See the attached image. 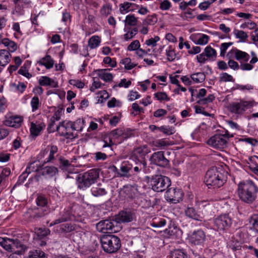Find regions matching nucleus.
Here are the masks:
<instances>
[{"mask_svg": "<svg viewBox=\"0 0 258 258\" xmlns=\"http://www.w3.org/2000/svg\"><path fill=\"white\" fill-rule=\"evenodd\" d=\"M233 33L237 38L242 40H245L248 37L247 33L242 30L235 29Z\"/></svg>", "mask_w": 258, "mask_h": 258, "instance_id": "680f3d73", "label": "nucleus"}, {"mask_svg": "<svg viewBox=\"0 0 258 258\" xmlns=\"http://www.w3.org/2000/svg\"><path fill=\"white\" fill-rule=\"evenodd\" d=\"M23 121V117L20 115L7 114L4 120V124L9 127L19 128Z\"/></svg>", "mask_w": 258, "mask_h": 258, "instance_id": "2eb2a0df", "label": "nucleus"}, {"mask_svg": "<svg viewBox=\"0 0 258 258\" xmlns=\"http://www.w3.org/2000/svg\"><path fill=\"white\" fill-rule=\"evenodd\" d=\"M124 34L121 36V38L125 41L133 39L138 33V29L136 27H131L124 26L123 29Z\"/></svg>", "mask_w": 258, "mask_h": 258, "instance_id": "5701e85b", "label": "nucleus"}, {"mask_svg": "<svg viewBox=\"0 0 258 258\" xmlns=\"http://www.w3.org/2000/svg\"><path fill=\"white\" fill-rule=\"evenodd\" d=\"M251 228L258 232V214L252 215L249 220Z\"/></svg>", "mask_w": 258, "mask_h": 258, "instance_id": "de8ad7c7", "label": "nucleus"}, {"mask_svg": "<svg viewBox=\"0 0 258 258\" xmlns=\"http://www.w3.org/2000/svg\"><path fill=\"white\" fill-rule=\"evenodd\" d=\"M184 213L186 216L196 221H201L203 219V214L197 211L194 207H187Z\"/></svg>", "mask_w": 258, "mask_h": 258, "instance_id": "b1692460", "label": "nucleus"}, {"mask_svg": "<svg viewBox=\"0 0 258 258\" xmlns=\"http://www.w3.org/2000/svg\"><path fill=\"white\" fill-rule=\"evenodd\" d=\"M29 258H47L45 253L40 250H35L31 251Z\"/></svg>", "mask_w": 258, "mask_h": 258, "instance_id": "5fc2aeb1", "label": "nucleus"}, {"mask_svg": "<svg viewBox=\"0 0 258 258\" xmlns=\"http://www.w3.org/2000/svg\"><path fill=\"white\" fill-rule=\"evenodd\" d=\"M205 234L202 230L194 231L188 236L189 242L194 245H200L205 239Z\"/></svg>", "mask_w": 258, "mask_h": 258, "instance_id": "f3484780", "label": "nucleus"}, {"mask_svg": "<svg viewBox=\"0 0 258 258\" xmlns=\"http://www.w3.org/2000/svg\"><path fill=\"white\" fill-rule=\"evenodd\" d=\"M219 80L220 82H233L234 79L233 77L227 74V73H223L220 75Z\"/></svg>", "mask_w": 258, "mask_h": 258, "instance_id": "774afa93", "label": "nucleus"}, {"mask_svg": "<svg viewBox=\"0 0 258 258\" xmlns=\"http://www.w3.org/2000/svg\"><path fill=\"white\" fill-rule=\"evenodd\" d=\"M190 77L193 81L196 83H201L205 79V75L202 72L193 74L190 76Z\"/></svg>", "mask_w": 258, "mask_h": 258, "instance_id": "a18cd8bd", "label": "nucleus"}, {"mask_svg": "<svg viewBox=\"0 0 258 258\" xmlns=\"http://www.w3.org/2000/svg\"><path fill=\"white\" fill-rule=\"evenodd\" d=\"M158 130L167 135H173L175 133L174 127L169 125H162L158 127Z\"/></svg>", "mask_w": 258, "mask_h": 258, "instance_id": "49530a36", "label": "nucleus"}, {"mask_svg": "<svg viewBox=\"0 0 258 258\" xmlns=\"http://www.w3.org/2000/svg\"><path fill=\"white\" fill-rule=\"evenodd\" d=\"M256 24L255 22L248 21L247 22H245L240 25V28L242 29H248L249 30H252L256 28Z\"/></svg>", "mask_w": 258, "mask_h": 258, "instance_id": "0e129e2a", "label": "nucleus"}, {"mask_svg": "<svg viewBox=\"0 0 258 258\" xmlns=\"http://www.w3.org/2000/svg\"><path fill=\"white\" fill-rule=\"evenodd\" d=\"M81 228V226L79 224L66 223L59 225L57 231L60 233H68L73 231L78 232Z\"/></svg>", "mask_w": 258, "mask_h": 258, "instance_id": "6ab92c4d", "label": "nucleus"}, {"mask_svg": "<svg viewBox=\"0 0 258 258\" xmlns=\"http://www.w3.org/2000/svg\"><path fill=\"white\" fill-rule=\"evenodd\" d=\"M45 127V124L41 120H36L30 122V132L31 136L35 138L40 135L42 131Z\"/></svg>", "mask_w": 258, "mask_h": 258, "instance_id": "a211bd4d", "label": "nucleus"}, {"mask_svg": "<svg viewBox=\"0 0 258 258\" xmlns=\"http://www.w3.org/2000/svg\"><path fill=\"white\" fill-rule=\"evenodd\" d=\"M204 52L205 53L207 58H208L209 60H213L216 57V50L210 46H207L205 48Z\"/></svg>", "mask_w": 258, "mask_h": 258, "instance_id": "e433bc0d", "label": "nucleus"}, {"mask_svg": "<svg viewBox=\"0 0 258 258\" xmlns=\"http://www.w3.org/2000/svg\"><path fill=\"white\" fill-rule=\"evenodd\" d=\"M30 104L32 112L37 110L41 105L39 98L37 96H34L31 100Z\"/></svg>", "mask_w": 258, "mask_h": 258, "instance_id": "09e8293b", "label": "nucleus"}, {"mask_svg": "<svg viewBox=\"0 0 258 258\" xmlns=\"http://www.w3.org/2000/svg\"><path fill=\"white\" fill-rule=\"evenodd\" d=\"M135 218L134 213L130 211H122L119 213L116 219L117 222L127 223L132 221Z\"/></svg>", "mask_w": 258, "mask_h": 258, "instance_id": "412c9836", "label": "nucleus"}, {"mask_svg": "<svg viewBox=\"0 0 258 258\" xmlns=\"http://www.w3.org/2000/svg\"><path fill=\"white\" fill-rule=\"evenodd\" d=\"M135 164H136V166L134 167V170L136 172H139L141 171L142 169H145L146 167V162L144 160H137V162H134Z\"/></svg>", "mask_w": 258, "mask_h": 258, "instance_id": "c03bdc74", "label": "nucleus"}, {"mask_svg": "<svg viewBox=\"0 0 258 258\" xmlns=\"http://www.w3.org/2000/svg\"><path fill=\"white\" fill-rule=\"evenodd\" d=\"M3 44L8 47L9 52H13L15 51L18 48L17 43L8 38H4L3 41Z\"/></svg>", "mask_w": 258, "mask_h": 258, "instance_id": "72a5a7b5", "label": "nucleus"}, {"mask_svg": "<svg viewBox=\"0 0 258 258\" xmlns=\"http://www.w3.org/2000/svg\"><path fill=\"white\" fill-rule=\"evenodd\" d=\"M150 161L151 164L164 167L169 164V161L165 157L163 151L154 153L150 158Z\"/></svg>", "mask_w": 258, "mask_h": 258, "instance_id": "4468645a", "label": "nucleus"}, {"mask_svg": "<svg viewBox=\"0 0 258 258\" xmlns=\"http://www.w3.org/2000/svg\"><path fill=\"white\" fill-rule=\"evenodd\" d=\"M69 84L79 89H82L85 86L84 82L78 79H71L69 81Z\"/></svg>", "mask_w": 258, "mask_h": 258, "instance_id": "69168bd1", "label": "nucleus"}, {"mask_svg": "<svg viewBox=\"0 0 258 258\" xmlns=\"http://www.w3.org/2000/svg\"><path fill=\"white\" fill-rule=\"evenodd\" d=\"M35 233L40 238L48 235L50 233V230L47 228H37L35 229Z\"/></svg>", "mask_w": 258, "mask_h": 258, "instance_id": "13d9d810", "label": "nucleus"}, {"mask_svg": "<svg viewBox=\"0 0 258 258\" xmlns=\"http://www.w3.org/2000/svg\"><path fill=\"white\" fill-rule=\"evenodd\" d=\"M92 195L95 197L102 196L106 195L107 191L105 188L100 187H93L91 189Z\"/></svg>", "mask_w": 258, "mask_h": 258, "instance_id": "864d4df0", "label": "nucleus"}, {"mask_svg": "<svg viewBox=\"0 0 258 258\" xmlns=\"http://www.w3.org/2000/svg\"><path fill=\"white\" fill-rule=\"evenodd\" d=\"M134 165V164L129 161H123L120 165V172L117 173V176L128 177L129 171L133 168Z\"/></svg>", "mask_w": 258, "mask_h": 258, "instance_id": "393cba45", "label": "nucleus"}, {"mask_svg": "<svg viewBox=\"0 0 258 258\" xmlns=\"http://www.w3.org/2000/svg\"><path fill=\"white\" fill-rule=\"evenodd\" d=\"M12 29L15 32L14 35L15 37L17 38H19L21 37L23 33L21 30L20 25L19 23L18 22H14L12 24Z\"/></svg>", "mask_w": 258, "mask_h": 258, "instance_id": "8fccbe9b", "label": "nucleus"}, {"mask_svg": "<svg viewBox=\"0 0 258 258\" xmlns=\"http://www.w3.org/2000/svg\"><path fill=\"white\" fill-rule=\"evenodd\" d=\"M190 37L196 44L201 45L207 44L210 38L209 36L201 33H199L197 35L192 34Z\"/></svg>", "mask_w": 258, "mask_h": 258, "instance_id": "a878e982", "label": "nucleus"}, {"mask_svg": "<svg viewBox=\"0 0 258 258\" xmlns=\"http://www.w3.org/2000/svg\"><path fill=\"white\" fill-rule=\"evenodd\" d=\"M125 70H130L137 66V63L132 62L130 57H126L122 59L120 62Z\"/></svg>", "mask_w": 258, "mask_h": 258, "instance_id": "58836bf2", "label": "nucleus"}, {"mask_svg": "<svg viewBox=\"0 0 258 258\" xmlns=\"http://www.w3.org/2000/svg\"><path fill=\"white\" fill-rule=\"evenodd\" d=\"M124 26L131 27L137 25L138 22V18L133 14H130L125 17L124 21Z\"/></svg>", "mask_w": 258, "mask_h": 258, "instance_id": "473e14b6", "label": "nucleus"}, {"mask_svg": "<svg viewBox=\"0 0 258 258\" xmlns=\"http://www.w3.org/2000/svg\"><path fill=\"white\" fill-rule=\"evenodd\" d=\"M52 82L51 79L47 76H42L39 80V85L43 86H50Z\"/></svg>", "mask_w": 258, "mask_h": 258, "instance_id": "6e6d98bb", "label": "nucleus"}, {"mask_svg": "<svg viewBox=\"0 0 258 258\" xmlns=\"http://www.w3.org/2000/svg\"><path fill=\"white\" fill-rule=\"evenodd\" d=\"M99 77L105 82H109L112 80L113 76L111 73L107 72V70H98Z\"/></svg>", "mask_w": 258, "mask_h": 258, "instance_id": "c9c22d12", "label": "nucleus"}, {"mask_svg": "<svg viewBox=\"0 0 258 258\" xmlns=\"http://www.w3.org/2000/svg\"><path fill=\"white\" fill-rule=\"evenodd\" d=\"M101 38L98 36H92L88 41V46L91 49H95L100 45Z\"/></svg>", "mask_w": 258, "mask_h": 258, "instance_id": "2f4dec72", "label": "nucleus"}, {"mask_svg": "<svg viewBox=\"0 0 258 258\" xmlns=\"http://www.w3.org/2000/svg\"><path fill=\"white\" fill-rule=\"evenodd\" d=\"M13 239L0 237V245L8 251H10Z\"/></svg>", "mask_w": 258, "mask_h": 258, "instance_id": "4c0bfd02", "label": "nucleus"}, {"mask_svg": "<svg viewBox=\"0 0 258 258\" xmlns=\"http://www.w3.org/2000/svg\"><path fill=\"white\" fill-rule=\"evenodd\" d=\"M183 193L180 188L170 187L165 193V198L167 201L176 204L181 201Z\"/></svg>", "mask_w": 258, "mask_h": 258, "instance_id": "f8f14e48", "label": "nucleus"}, {"mask_svg": "<svg viewBox=\"0 0 258 258\" xmlns=\"http://www.w3.org/2000/svg\"><path fill=\"white\" fill-rule=\"evenodd\" d=\"M39 173L46 178H51L58 173V169L54 166H45L42 168Z\"/></svg>", "mask_w": 258, "mask_h": 258, "instance_id": "bb28decb", "label": "nucleus"}, {"mask_svg": "<svg viewBox=\"0 0 258 258\" xmlns=\"http://www.w3.org/2000/svg\"><path fill=\"white\" fill-rule=\"evenodd\" d=\"M38 63L41 66H44L46 69H50L53 68L54 61L49 55H46L40 59Z\"/></svg>", "mask_w": 258, "mask_h": 258, "instance_id": "7c9ffc66", "label": "nucleus"}, {"mask_svg": "<svg viewBox=\"0 0 258 258\" xmlns=\"http://www.w3.org/2000/svg\"><path fill=\"white\" fill-rule=\"evenodd\" d=\"M158 21L156 15L153 14L149 15L143 21V24L147 25H153L157 23Z\"/></svg>", "mask_w": 258, "mask_h": 258, "instance_id": "37998d69", "label": "nucleus"}, {"mask_svg": "<svg viewBox=\"0 0 258 258\" xmlns=\"http://www.w3.org/2000/svg\"><path fill=\"white\" fill-rule=\"evenodd\" d=\"M215 99V97L212 94H210L208 95L207 97L206 98H200L198 103L201 105H206L210 102H212L214 99Z\"/></svg>", "mask_w": 258, "mask_h": 258, "instance_id": "bf43d9fd", "label": "nucleus"}, {"mask_svg": "<svg viewBox=\"0 0 258 258\" xmlns=\"http://www.w3.org/2000/svg\"><path fill=\"white\" fill-rule=\"evenodd\" d=\"M27 247L18 239H13L10 252L17 254H23Z\"/></svg>", "mask_w": 258, "mask_h": 258, "instance_id": "4be33fe9", "label": "nucleus"}, {"mask_svg": "<svg viewBox=\"0 0 258 258\" xmlns=\"http://www.w3.org/2000/svg\"><path fill=\"white\" fill-rule=\"evenodd\" d=\"M81 208L78 205H73L72 207H68L60 212L59 217L51 222L49 226L58 224L70 220L83 223L85 217L83 216Z\"/></svg>", "mask_w": 258, "mask_h": 258, "instance_id": "f03ea898", "label": "nucleus"}, {"mask_svg": "<svg viewBox=\"0 0 258 258\" xmlns=\"http://www.w3.org/2000/svg\"><path fill=\"white\" fill-rule=\"evenodd\" d=\"M18 73L23 75L27 79H30L32 77V75L29 73L28 70L27 68L26 63H25L23 66L18 71Z\"/></svg>", "mask_w": 258, "mask_h": 258, "instance_id": "4d7b16f0", "label": "nucleus"}, {"mask_svg": "<svg viewBox=\"0 0 258 258\" xmlns=\"http://www.w3.org/2000/svg\"><path fill=\"white\" fill-rule=\"evenodd\" d=\"M117 221L114 220L107 219L102 220L98 223L96 225L97 230L102 233H107L108 231L110 232H115L116 230L115 226H117Z\"/></svg>", "mask_w": 258, "mask_h": 258, "instance_id": "9b49d317", "label": "nucleus"}, {"mask_svg": "<svg viewBox=\"0 0 258 258\" xmlns=\"http://www.w3.org/2000/svg\"><path fill=\"white\" fill-rule=\"evenodd\" d=\"M151 152L150 149L147 145H143L134 149V156L143 158Z\"/></svg>", "mask_w": 258, "mask_h": 258, "instance_id": "c85d7f7f", "label": "nucleus"}, {"mask_svg": "<svg viewBox=\"0 0 258 258\" xmlns=\"http://www.w3.org/2000/svg\"><path fill=\"white\" fill-rule=\"evenodd\" d=\"M228 246L233 251H237L241 249L240 243L236 240L232 239L228 243Z\"/></svg>", "mask_w": 258, "mask_h": 258, "instance_id": "603ef678", "label": "nucleus"}, {"mask_svg": "<svg viewBox=\"0 0 258 258\" xmlns=\"http://www.w3.org/2000/svg\"><path fill=\"white\" fill-rule=\"evenodd\" d=\"M232 137L227 133L225 135H215L208 140L207 144L216 149L222 150L226 148L229 138Z\"/></svg>", "mask_w": 258, "mask_h": 258, "instance_id": "6e6552de", "label": "nucleus"}, {"mask_svg": "<svg viewBox=\"0 0 258 258\" xmlns=\"http://www.w3.org/2000/svg\"><path fill=\"white\" fill-rule=\"evenodd\" d=\"M154 98L160 102L163 101H169L170 97L168 96L167 94L165 92H159L156 93L154 94Z\"/></svg>", "mask_w": 258, "mask_h": 258, "instance_id": "3c124183", "label": "nucleus"}, {"mask_svg": "<svg viewBox=\"0 0 258 258\" xmlns=\"http://www.w3.org/2000/svg\"><path fill=\"white\" fill-rule=\"evenodd\" d=\"M239 199L246 203H252L256 199L258 192V187L251 180H247L240 182L237 189Z\"/></svg>", "mask_w": 258, "mask_h": 258, "instance_id": "f257e3e1", "label": "nucleus"}, {"mask_svg": "<svg viewBox=\"0 0 258 258\" xmlns=\"http://www.w3.org/2000/svg\"><path fill=\"white\" fill-rule=\"evenodd\" d=\"M149 182L152 189L156 192H162L170 185V179L162 175L152 176Z\"/></svg>", "mask_w": 258, "mask_h": 258, "instance_id": "0eeeda50", "label": "nucleus"}, {"mask_svg": "<svg viewBox=\"0 0 258 258\" xmlns=\"http://www.w3.org/2000/svg\"><path fill=\"white\" fill-rule=\"evenodd\" d=\"M255 105L253 100H245L239 99L238 101L230 103L228 105L229 110L236 114H243L248 109L251 108Z\"/></svg>", "mask_w": 258, "mask_h": 258, "instance_id": "423d86ee", "label": "nucleus"}, {"mask_svg": "<svg viewBox=\"0 0 258 258\" xmlns=\"http://www.w3.org/2000/svg\"><path fill=\"white\" fill-rule=\"evenodd\" d=\"M167 58L169 61H173L176 57L174 48L172 45H169L166 49Z\"/></svg>", "mask_w": 258, "mask_h": 258, "instance_id": "79ce46f5", "label": "nucleus"}, {"mask_svg": "<svg viewBox=\"0 0 258 258\" xmlns=\"http://www.w3.org/2000/svg\"><path fill=\"white\" fill-rule=\"evenodd\" d=\"M99 176V170L96 169H93L82 174H79L76 181L78 187L83 190L86 189L97 181Z\"/></svg>", "mask_w": 258, "mask_h": 258, "instance_id": "20e7f679", "label": "nucleus"}, {"mask_svg": "<svg viewBox=\"0 0 258 258\" xmlns=\"http://www.w3.org/2000/svg\"><path fill=\"white\" fill-rule=\"evenodd\" d=\"M121 192L124 194L125 198L130 199L135 198L138 196L139 194L138 186L136 184L124 186Z\"/></svg>", "mask_w": 258, "mask_h": 258, "instance_id": "aec40b11", "label": "nucleus"}, {"mask_svg": "<svg viewBox=\"0 0 258 258\" xmlns=\"http://www.w3.org/2000/svg\"><path fill=\"white\" fill-rule=\"evenodd\" d=\"M139 7V5L127 2L120 4L119 5V11L122 14H124L129 12H133L136 10L135 7Z\"/></svg>", "mask_w": 258, "mask_h": 258, "instance_id": "cd10ccee", "label": "nucleus"}, {"mask_svg": "<svg viewBox=\"0 0 258 258\" xmlns=\"http://www.w3.org/2000/svg\"><path fill=\"white\" fill-rule=\"evenodd\" d=\"M232 225V219L228 214H221L214 219V226L218 231L224 232Z\"/></svg>", "mask_w": 258, "mask_h": 258, "instance_id": "1a4fd4ad", "label": "nucleus"}, {"mask_svg": "<svg viewBox=\"0 0 258 258\" xmlns=\"http://www.w3.org/2000/svg\"><path fill=\"white\" fill-rule=\"evenodd\" d=\"M98 102L103 103L105 100L109 97L108 93L106 90L99 91L98 94Z\"/></svg>", "mask_w": 258, "mask_h": 258, "instance_id": "e2e57ef3", "label": "nucleus"}, {"mask_svg": "<svg viewBox=\"0 0 258 258\" xmlns=\"http://www.w3.org/2000/svg\"><path fill=\"white\" fill-rule=\"evenodd\" d=\"M215 99V97L212 94H210L208 95L207 97L206 98H200L198 103L201 105H206L210 102H212L214 99Z\"/></svg>", "mask_w": 258, "mask_h": 258, "instance_id": "052dcab7", "label": "nucleus"}, {"mask_svg": "<svg viewBox=\"0 0 258 258\" xmlns=\"http://www.w3.org/2000/svg\"><path fill=\"white\" fill-rule=\"evenodd\" d=\"M101 243L103 250L108 253L117 251L120 247V239L114 235H105L101 238Z\"/></svg>", "mask_w": 258, "mask_h": 258, "instance_id": "39448f33", "label": "nucleus"}, {"mask_svg": "<svg viewBox=\"0 0 258 258\" xmlns=\"http://www.w3.org/2000/svg\"><path fill=\"white\" fill-rule=\"evenodd\" d=\"M223 170L212 167L209 169L205 176V182L207 186L214 188L220 187L223 185L225 181Z\"/></svg>", "mask_w": 258, "mask_h": 258, "instance_id": "7ed1b4c3", "label": "nucleus"}, {"mask_svg": "<svg viewBox=\"0 0 258 258\" xmlns=\"http://www.w3.org/2000/svg\"><path fill=\"white\" fill-rule=\"evenodd\" d=\"M85 126V120L83 118H78L75 121H72L73 131L81 132Z\"/></svg>", "mask_w": 258, "mask_h": 258, "instance_id": "f704fd0d", "label": "nucleus"}, {"mask_svg": "<svg viewBox=\"0 0 258 258\" xmlns=\"http://www.w3.org/2000/svg\"><path fill=\"white\" fill-rule=\"evenodd\" d=\"M112 6L110 4L103 5L100 10V14L102 17L106 18L111 14Z\"/></svg>", "mask_w": 258, "mask_h": 258, "instance_id": "a19ab883", "label": "nucleus"}, {"mask_svg": "<svg viewBox=\"0 0 258 258\" xmlns=\"http://www.w3.org/2000/svg\"><path fill=\"white\" fill-rule=\"evenodd\" d=\"M227 56L229 58H234L237 60L244 62H247L249 58V55L247 53L240 50L236 48H233L229 51Z\"/></svg>", "mask_w": 258, "mask_h": 258, "instance_id": "dca6fc26", "label": "nucleus"}, {"mask_svg": "<svg viewBox=\"0 0 258 258\" xmlns=\"http://www.w3.org/2000/svg\"><path fill=\"white\" fill-rule=\"evenodd\" d=\"M62 113V109L61 108H58L55 111L53 115L50 118L49 126H52L55 123V122L59 120Z\"/></svg>", "mask_w": 258, "mask_h": 258, "instance_id": "ea45409f", "label": "nucleus"}, {"mask_svg": "<svg viewBox=\"0 0 258 258\" xmlns=\"http://www.w3.org/2000/svg\"><path fill=\"white\" fill-rule=\"evenodd\" d=\"M160 40V37L158 36H155L154 38H151L145 41V44L149 46H155L157 42Z\"/></svg>", "mask_w": 258, "mask_h": 258, "instance_id": "338daca9", "label": "nucleus"}, {"mask_svg": "<svg viewBox=\"0 0 258 258\" xmlns=\"http://www.w3.org/2000/svg\"><path fill=\"white\" fill-rule=\"evenodd\" d=\"M73 131L72 121L70 120H63L59 122L56 127V131L61 136L66 137L67 138H73L74 137Z\"/></svg>", "mask_w": 258, "mask_h": 258, "instance_id": "9d476101", "label": "nucleus"}, {"mask_svg": "<svg viewBox=\"0 0 258 258\" xmlns=\"http://www.w3.org/2000/svg\"><path fill=\"white\" fill-rule=\"evenodd\" d=\"M58 148L56 146H48L47 147L40 153L41 157H44L47 155L44 160L45 163L53 162L56 156L57 155Z\"/></svg>", "mask_w": 258, "mask_h": 258, "instance_id": "ddd939ff", "label": "nucleus"}, {"mask_svg": "<svg viewBox=\"0 0 258 258\" xmlns=\"http://www.w3.org/2000/svg\"><path fill=\"white\" fill-rule=\"evenodd\" d=\"M11 55L10 52L6 49L0 50V66L5 67L10 61Z\"/></svg>", "mask_w": 258, "mask_h": 258, "instance_id": "c756f323", "label": "nucleus"}]
</instances>
